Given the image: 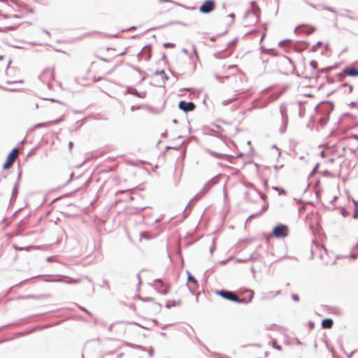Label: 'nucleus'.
I'll return each mask as SVG.
<instances>
[{
  "instance_id": "obj_1",
  "label": "nucleus",
  "mask_w": 358,
  "mask_h": 358,
  "mask_svg": "<svg viewBox=\"0 0 358 358\" xmlns=\"http://www.w3.org/2000/svg\"><path fill=\"white\" fill-rule=\"evenodd\" d=\"M20 24V19L16 15L6 17L0 23V29L7 31L15 29Z\"/></svg>"
},
{
  "instance_id": "obj_2",
  "label": "nucleus",
  "mask_w": 358,
  "mask_h": 358,
  "mask_svg": "<svg viewBox=\"0 0 358 358\" xmlns=\"http://www.w3.org/2000/svg\"><path fill=\"white\" fill-rule=\"evenodd\" d=\"M288 234V229L285 225H278L273 229V234L277 238L285 237Z\"/></svg>"
},
{
  "instance_id": "obj_3",
  "label": "nucleus",
  "mask_w": 358,
  "mask_h": 358,
  "mask_svg": "<svg viewBox=\"0 0 358 358\" xmlns=\"http://www.w3.org/2000/svg\"><path fill=\"white\" fill-rule=\"evenodd\" d=\"M18 154V150L17 148H14L8 155L6 162L3 164V169L9 168L11 164L15 161L16 157Z\"/></svg>"
},
{
  "instance_id": "obj_4",
  "label": "nucleus",
  "mask_w": 358,
  "mask_h": 358,
  "mask_svg": "<svg viewBox=\"0 0 358 358\" xmlns=\"http://www.w3.org/2000/svg\"><path fill=\"white\" fill-rule=\"evenodd\" d=\"M214 1L213 0H207L201 6L199 10L203 13H208L214 9Z\"/></svg>"
},
{
  "instance_id": "obj_5",
  "label": "nucleus",
  "mask_w": 358,
  "mask_h": 358,
  "mask_svg": "<svg viewBox=\"0 0 358 358\" xmlns=\"http://www.w3.org/2000/svg\"><path fill=\"white\" fill-rule=\"evenodd\" d=\"M220 295L224 298L229 299L232 301H239V299L232 292L228 291H220L218 292Z\"/></svg>"
},
{
  "instance_id": "obj_6",
  "label": "nucleus",
  "mask_w": 358,
  "mask_h": 358,
  "mask_svg": "<svg viewBox=\"0 0 358 358\" xmlns=\"http://www.w3.org/2000/svg\"><path fill=\"white\" fill-rule=\"evenodd\" d=\"M180 109L184 111H191L194 109V105L192 102H185L184 101H181L179 103Z\"/></svg>"
},
{
  "instance_id": "obj_7",
  "label": "nucleus",
  "mask_w": 358,
  "mask_h": 358,
  "mask_svg": "<svg viewBox=\"0 0 358 358\" xmlns=\"http://www.w3.org/2000/svg\"><path fill=\"white\" fill-rule=\"evenodd\" d=\"M343 73L349 76H358V70L354 68H346Z\"/></svg>"
},
{
  "instance_id": "obj_8",
  "label": "nucleus",
  "mask_w": 358,
  "mask_h": 358,
  "mask_svg": "<svg viewBox=\"0 0 358 358\" xmlns=\"http://www.w3.org/2000/svg\"><path fill=\"white\" fill-rule=\"evenodd\" d=\"M322 324L324 328H331L333 325V321L331 319H325L322 321Z\"/></svg>"
},
{
  "instance_id": "obj_9",
  "label": "nucleus",
  "mask_w": 358,
  "mask_h": 358,
  "mask_svg": "<svg viewBox=\"0 0 358 358\" xmlns=\"http://www.w3.org/2000/svg\"><path fill=\"white\" fill-rule=\"evenodd\" d=\"M127 92L129 93V94H135V95H136V96H138L139 97H143L144 96V94L141 95V94H138L135 89L131 88V87H129L127 89Z\"/></svg>"
},
{
  "instance_id": "obj_10",
  "label": "nucleus",
  "mask_w": 358,
  "mask_h": 358,
  "mask_svg": "<svg viewBox=\"0 0 358 358\" xmlns=\"http://www.w3.org/2000/svg\"><path fill=\"white\" fill-rule=\"evenodd\" d=\"M188 280L196 282V280L188 273Z\"/></svg>"
},
{
  "instance_id": "obj_11",
  "label": "nucleus",
  "mask_w": 358,
  "mask_h": 358,
  "mask_svg": "<svg viewBox=\"0 0 358 358\" xmlns=\"http://www.w3.org/2000/svg\"><path fill=\"white\" fill-rule=\"evenodd\" d=\"M275 189L278 190L280 194H284L285 193V191L283 189H279V188L276 187Z\"/></svg>"
},
{
  "instance_id": "obj_12",
  "label": "nucleus",
  "mask_w": 358,
  "mask_h": 358,
  "mask_svg": "<svg viewBox=\"0 0 358 358\" xmlns=\"http://www.w3.org/2000/svg\"><path fill=\"white\" fill-rule=\"evenodd\" d=\"M292 298L295 301H299V296L297 295H295V294L292 296Z\"/></svg>"
},
{
  "instance_id": "obj_13",
  "label": "nucleus",
  "mask_w": 358,
  "mask_h": 358,
  "mask_svg": "<svg viewBox=\"0 0 358 358\" xmlns=\"http://www.w3.org/2000/svg\"><path fill=\"white\" fill-rule=\"evenodd\" d=\"M138 108H139V106H131V109L132 111H134L135 109H138Z\"/></svg>"
},
{
  "instance_id": "obj_14",
  "label": "nucleus",
  "mask_w": 358,
  "mask_h": 358,
  "mask_svg": "<svg viewBox=\"0 0 358 358\" xmlns=\"http://www.w3.org/2000/svg\"><path fill=\"white\" fill-rule=\"evenodd\" d=\"M174 45L173 44H171V43H165L164 44V46L165 47H168V46H171V47H173Z\"/></svg>"
},
{
  "instance_id": "obj_15",
  "label": "nucleus",
  "mask_w": 358,
  "mask_h": 358,
  "mask_svg": "<svg viewBox=\"0 0 358 358\" xmlns=\"http://www.w3.org/2000/svg\"><path fill=\"white\" fill-rule=\"evenodd\" d=\"M72 147H73V142L70 141V142L69 143V149H71V148H72Z\"/></svg>"
},
{
  "instance_id": "obj_16",
  "label": "nucleus",
  "mask_w": 358,
  "mask_h": 358,
  "mask_svg": "<svg viewBox=\"0 0 358 358\" xmlns=\"http://www.w3.org/2000/svg\"><path fill=\"white\" fill-rule=\"evenodd\" d=\"M353 202H354L355 206H357L358 203L356 201L353 200Z\"/></svg>"
},
{
  "instance_id": "obj_17",
  "label": "nucleus",
  "mask_w": 358,
  "mask_h": 358,
  "mask_svg": "<svg viewBox=\"0 0 358 358\" xmlns=\"http://www.w3.org/2000/svg\"><path fill=\"white\" fill-rule=\"evenodd\" d=\"M281 113L284 116V112L282 111V110H281Z\"/></svg>"
},
{
  "instance_id": "obj_18",
  "label": "nucleus",
  "mask_w": 358,
  "mask_h": 358,
  "mask_svg": "<svg viewBox=\"0 0 358 358\" xmlns=\"http://www.w3.org/2000/svg\"><path fill=\"white\" fill-rule=\"evenodd\" d=\"M50 123H46V124H45V125H50Z\"/></svg>"
},
{
  "instance_id": "obj_19",
  "label": "nucleus",
  "mask_w": 358,
  "mask_h": 358,
  "mask_svg": "<svg viewBox=\"0 0 358 358\" xmlns=\"http://www.w3.org/2000/svg\"><path fill=\"white\" fill-rule=\"evenodd\" d=\"M353 217H354L355 218H356V217H357V215H355V214Z\"/></svg>"
},
{
  "instance_id": "obj_20",
  "label": "nucleus",
  "mask_w": 358,
  "mask_h": 358,
  "mask_svg": "<svg viewBox=\"0 0 358 358\" xmlns=\"http://www.w3.org/2000/svg\"><path fill=\"white\" fill-rule=\"evenodd\" d=\"M357 248H358V246H357Z\"/></svg>"
}]
</instances>
